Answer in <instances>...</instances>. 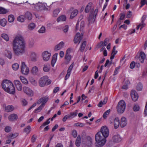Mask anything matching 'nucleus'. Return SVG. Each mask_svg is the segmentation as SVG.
Masks as SVG:
<instances>
[{"label":"nucleus","instance_id":"obj_14","mask_svg":"<svg viewBox=\"0 0 147 147\" xmlns=\"http://www.w3.org/2000/svg\"><path fill=\"white\" fill-rule=\"evenodd\" d=\"M23 90L24 93L27 94L29 96H32L33 92L32 90L29 88L27 87H24L23 88Z\"/></svg>","mask_w":147,"mask_h":147},{"label":"nucleus","instance_id":"obj_4","mask_svg":"<svg viewBox=\"0 0 147 147\" xmlns=\"http://www.w3.org/2000/svg\"><path fill=\"white\" fill-rule=\"evenodd\" d=\"M21 72L22 74L25 75L28 74L29 69L28 67L26 65L24 62H22L21 65Z\"/></svg>","mask_w":147,"mask_h":147},{"label":"nucleus","instance_id":"obj_43","mask_svg":"<svg viewBox=\"0 0 147 147\" xmlns=\"http://www.w3.org/2000/svg\"><path fill=\"white\" fill-rule=\"evenodd\" d=\"M18 136V134L16 133L14 134H9L7 137L9 138H11V139L14 138Z\"/></svg>","mask_w":147,"mask_h":147},{"label":"nucleus","instance_id":"obj_13","mask_svg":"<svg viewBox=\"0 0 147 147\" xmlns=\"http://www.w3.org/2000/svg\"><path fill=\"white\" fill-rule=\"evenodd\" d=\"M14 83L17 90L21 91L22 90V85L20 81L18 80H15Z\"/></svg>","mask_w":147,"mask_h":147},{"label":"nucleus","instance_id":"obj_59","mask_svg":"<svg viewBox=\"0 0 147 147\" xmlns=\"http://www.w3.org/2000/svg\"><path fill=\"white\" fill-rule=\"evenodd\" d=\"M11 127L9 126H6L5 128V131L6 132H9L10 131Z\"/></svg>","mask_w":147,"mask_h":147},{"label":"nucleus","instance_id":"obj_27","mask_svg":"<svg viewBox=\"0 0 147 147\" xmlns=\"http://www.w3.org/2000/svg\"><path fill=\"white\" fill-rule=\"evenodd\" d=\"M38 71V67L36 66H34L32 68L31 71L33 74L34 75L37 74Z\"/></svg>","mask_w":147,"mask_h":147},{"label":"nucleus","instance_id":"obj_12","mask_svg":"<svg viewBox=\"0 0 147 147\" xmlns=\"http://www.w3.org/2000/svg\"><path fill=\"white\" fill-rule=\"evenodd\" d=\"M51 55V53L47 51L43 52L42 54L43 60L45 61H48L50 58Z\"/></svg>","mask_w":147,"mask_h":147},{"label":"nucleus","instance_id":"obj_56","mask_svg":"<svg viewBox=\"0 0 147 147\" xmlns=\"http://www.w3.org/2000/svg\"><path fill=\"white\" fill-rule=\"evenodd\" d=\"M72 135L74 138H76L77 136V132L75 130H73L72 131Z\"/></svg>","mask_w":147,"mask_h":147},{"label":"nucleus","instance_id":"obj_22","mask_svg":"<svg viewBox=\"0 0 147 147\" xmlns=\"http://www.w3.org/2000/svg\"><path fill=\"white\" fill-rule=\"evenodd\" d=\"M114 123L115 128V129L117 128L120 124L119 120L118 118H116L115 119Z\"/></svg>","mask_w":147,"mask_h":147},{"label":"nucleus","instance_id":"obj_54","mask_svg":"<svg viewBox=\"0 0 147 147\" xmlns=\"http://www.w3.org/2000/svg\"><path fill=\"white\" fill-rule=\"evenodd\" d=\"M34 41L33 40H31L29 42V46L30 48H32L34 45Z\"/></svg>","mask_w":147,"mask_h":147},{"label":"nucleus","instance_id":"obj_21","mask_svg":"<svg viewBox=\"0 0 147 147\" xmlns=\"http://www.w3.org/2000/svg\"><path fill=\"white\" fill-rule=\"evenodd\" d=\"M57 55L58 54L56 53L53 55L52 57V59L51 61V64L52 67L54 66L56 62Z\"/></svg>","mask_w":147,"mask_h":147},{"label":"nucleus","instance_id":"obj_19","mask_svg":"<svg viewBox=\"0 0 147 147\" xmlns=\"http://www.w3.org/2000/svg\"><path fill=\"white\" fill-rule=\"evenodd\" d=\"M96 17L93 15L92 12L90 13L89 16L88 18V21L89 23H93Z\"/></svg>","mask_w":147,"mask_h":147},{"label":"nucleus","instance_id":"obj_51","mask_svg":"<svg viewBox=\"0 0 147 147\" xmlns=\"http://www.w3.org/2000/svg\"><path fill=\"white\" fill-rule=\"evenodd\" d=\"M19 65L17 63H15L12 65V67L14 70H17L19 68Z\"/></svg>","mask_w":147,"mask_h":147},{"label":"nucleus","instance_id":"obj_47","mask_svg":"<svg viewBox=\"0 0 147 147\" xmlns=\"http://www.w3.org/2000/svg\"><path fill=\"white\" fill-rule=\"evenodd\" d=\"M1 37L3 38L6 41L9 40V37L7 34H2L1 36Z\"/></svg>","mask_w":147,"mask_h":147},{"label":"nucleus","instance_id":"obj_6","mask_svg":"<svg viewBox=\"0 0 147 147\" xmlns=\"http://www.w3.org/2000/svg\"><path fill=\"white\" fill-rule=\"evenodd\" d=\"M11 83V82L8 80H5L3 81L1 85L2 88L4 91L8 88Z\"/></svg>","mask_w":147,"mask_h":147},{"label":"nucleus","instance_id":"obj_37","mask_svg":"<svg viewBox=\"0 0 147 147\" xmlns=\"http://www.w3.org/2000/svg\"><path fill=\"white\" fill-rule=\"evenodd\" d=\"M25 16L23 15H21L18 17L17 20L20 22H23L24 21Z\"/></svg>","mask_w":147,"mask_h":147},{"label":"nucleus","instance_id":"obj_40","mask_svg":"<svg viewBox=\"0 0 147 147\" xmlns=\"http://www.w3.org/2000/svg\"><path fill=\"white\" fill-rule=\"evenodd\" d=\"M6 22V20L5 19H3L0 20V24L3 26H5Z\"/></svg>","mask_w":147,"mask_h":147},{"label":"nucleus","instance_id":"obj_52","mask_svg":"<svg viewBox=\"0 0 147 147\" xmlns=\"http://www.w3.org/2000/svg\"><path fill=\"white\" fill-rule=\"evenodd\" d=\"M38 32L40 33H44L45 32V28L44 26H42L38 30Z\"/></svg>","mask_w":147,"mask_h":147},{"label":"nucleus","instance_id":"obj_46","mask_svg":"<svg viewBox=\"0 0 147 147\" xmlns=\"http://www.w3.org/2000/svg\"><path fill=\"white\" fill-rule=\"evenodd\" d=\"M60 10L59 9H57L54 10L53 11V16L55 17H56L59 12Z\"/></svg>","mask_w":147,"mask_h":147},{"label":"nucleus","instance_id":"obj_36","mask_svg":"<svg viewBox=\"0 0 147 147\" xmlns=\"http://www.w3.org/2000/svg\"><path fill=\"white\" fill-rule=\"evenodd\" d=\"M86 41H84L81 44L80 48V51L81 52H83L84 51L86 46Z\"/></svg>","mask_w":147,"mask_h":147},{"label":"nucleus","instance_id":"obj_35","mask_svg":"<svg viewBox=\"0 0 147 147\" xmlns=\"http://www.w3.org/2000/svg\"><path fill=\"white\" fill-rule=\"evenodd\" d=\"M50 119V118H49L46 121L44 122L43 124L40 126V129H41L42 128L48 125L50 123V121H49V120Z\"/></svg>","mask_w":147,"mask_h":147},{"label":"nucleus","instance_id":"obj_29","mask_svg":"<svg viewBox=\"0 0 147 147\" xmlns=\"http://www.w3.org/2000/svg\"><path fill=\"white\" fill-rule=\"evenodd\" d=\"M87 145L88 147H92V139L90 137H88V141H87Z\"/></svg>","mask_w":147,"mask_h":147},{"label":"nucleus","instance_id":"obj_5","mask_svg":"<svg viewBox=\"0 0 147 147\" xmlns=\"http://www.w3.org/2000/svg\"><path fill=\"white\" fill-rule=\"evenodd\" d=\"M48 77L47 76H44L41 78L39 81V84L40 87H43L47 85V79Z\"/></svg>","mask_w":147,"mask_h":147},{"label":"nucleus","instance_id":"obj_20","mask_svg":"<svg viewBox=\"0 0 147 147\" xmlns=\"http://www.w3.org/2000/svg\"><path fill=\"white\" fill-rule=\"evenodd\" d=\"M113 140L114 142H118L121 141V138L119 135H115L113 138Z\"/></svg>","mask_w":147,"mask_h":147},{"label":"nucleus","instance_id":"obj_34","mask_svg":"<svg viewBox=\"0 0 147 147\" xmlns=\"http://www.w3.org/2000/svg\"><path fill=\"white\" fill-rule=\"evenodd\" d=\"M8 11L1 7H0V14H5L8 12Z\"/></svg>","mask_w":147,"mask_h":147},{"label":"nucleus","instance_id":"obj_57","mask_svg":"<svg viewBox=\"0 0 147 147\" xmlns=\"http://www.w3.org/2000/svg\"><path fill=\"white\" fill-rule=\"evenodd\" d=\"M147 17V16L146 15H144L142 17V21H141V24H145L144 22L145 20H146V18Z\"/></svg>","mask_w":147,"mask_h":147},{"label":"nucleus","instance_id":"obj_1","mask_svg":"<svg viewBox=\"0 0 147 147\" xmlns=\"http://www.w3.org/2000/svg\"><path fill=\"white\" fill-rule=\"evenodd\" d=\"M109 131L107 127L103 126L102 127L100 131L95 135V146L101 147L104 146L106 142V138L109 136Z\"/></svg>","mask_w":147,"mask_h":147},{"label":"nucleus","instance_id":"obj_8","mask_svg":"<svg viewBox=\"0 0 147 147\" xmlns=\"http://www.w3.org/2000/svg\"><path fill=\"white\" fill-rule=\"evenodd\" d=\"M83 34H80V33L78 32L76 33L74 39V42L75 43H77L79 42L80 43L82 38Z\"/></svg>","mask_w":147,"mask_h":147},{"label":"nucleus","instance_id":"obj_44","mask_svg":"<svg viewBox=\"0 0 147 147\" xmlns=\"http://www.w3.org/2000/svg\"><path fill=\"white\" fill-rule=\"evenodd\" d=\"M14 19V16L12 15H9L8 17V20L10 22H11L13 21Z\"/></svg>","mask_w":147,"mask_h":147},{"label":"nucleus","instance_id":"obj_33","mask_svg":"<svg viewBox=\"0 0 147 147\" xmlns=\"http://www.w3.org/2000/svg\"><path fill=\"white\" fill-rule=\"evenodd\" d=\"M78 110H76L74 112H70V115L71 116V119H72L75 117L77 116L78 113Z\"/></svg>","mask_w":147,"mask_h":147},{"label":"nucleus","instance_id":"obj_61","mask_svg":"<svg viewBox=\"0 0 147 147\" xmlns=\"http://www.w3.org/2000/svg\"><path fill=\"white\" fill-rule=\"evenodd\" d=\"M135 66V63L134 61H132L130 63L129 67L131 69H133L134 68Z\"/></svg>","mask_w":147,"mask_h":147},{"label":"nucleus","instance_id":"obj_55","mask_svg":"<svg viewBox=\"0 0 147 147\" xmlns=\"http://www.w3.org/2000/svg\"><path fill=\"white\" fill-rule=\"evenodd\" d=\"M68 29L69 26L67 25H65L63 28V31L65 33L67 32L68 31Z\"/></svg>","mask_w":147,"mask_h":147},{"label":"nucleus","instance_id":"obj_11","mask_svg":"<svg viewBox=\"0 0 147 147\" xmlns=\"http://www.w3.org/2000/svg\"><path fill=\"white\" fill-rule=\"evenodd\" d=\"M136 58L138 60L140 61L142 63H143L146 58V55L144 52H141L140 53V56Z\"/></svg>","mask_w":147,"mask_h":147},{"label":"nucleus","instance_id":"obj_31","mask_svg":"<svg viewBox=\"0 0 147 147\" xmlns=\"http://www.w3.org/2000/svg\"><path fill=\"white\" fill-rule=\"evenodd\" d=\"M71 56L70 55L65 54V59L66 61V63H68L70 61Z\"/></svg>","mask_w":147,"mask_h":147},{"label":"nucleus","instance_id":"obj_17","mask_svg":"<svg viewBox=\"0 0 147 147\" xmlns=\"http://www.w3.org/2000/svg\"><path fill=\"white\" fill-rule=\"evenodd\" d=\"M5 106V111L7 112H10L14 110V108L12 105H8L6 106L5 105H3V107Z\"/></svg>","mask_w":147,"mask_h":147},{"label":"nucleus","instance_id":"obj_30","mask_svg":"<svg viewBox=\"0 0 147 147\" xmlns=\"http://www.w3.org/2000/svg\"><path fill=\"white\" fill-rule=\"evenodd\" d=\"M25 17L27 18L28 20H31L32 18V16L31 13L28 11L26 13L24 16Z\"/></svg>","mask_w":147,"mask_h":147},{"label":"nucleus","instance_id":"obj_9","mask_svg":"<svg viewBox=\"0 0 147 147\" xmlns=\"http://www.w3.org/2000/svg\"><path fill=\"white\" fill-rule=\"evenodd\" d=\"M49 99V97L46 96L45 97H43L40 98L37 102V104H40L42 103L41 105H43L44 107L45 104L47 101Z\"/></svg>","mask_w":147,"mask_h":147},{"label":"nucleus","instance_id":"obj_63","mask_svg":"<svg viewBox=\"0 0 147 147\" xmlns=\"http://www.w3.org/2000/svg\"><path fill=\"white\" fill-rule=\"evenodd\" d=\"M31 83L34 85L36 86L37 85V82L34 79H31L30 80Z\"/></svg>","mask_w":147,"mask_h":147},{"label":"nucleus","instance_id":"obj_58","mask_svg":"<svg viewBox=\"0 0 147 147\" xmlns=\"http://www.w3.org/2000/svg\"><path fill=\"white\" fill-rule=\"evenodd\" d=\"M120 66H119L115 68L114 71V74H113V75H116L118 73L119 70L120 68Z\"/></svg>","mask_w":147,"mask_h":147},{"label":"nucleus","instance_id":"obj_2","mask_svg":"<svg viewBox=\"0 0 147 147\" xmlns=\"http://www.w3.org/2000/svg\"><path fill=\"white\" fill-rule=\"evenodd\" d=\"M13 49L15 54L17 56L22 55L25 51V43L22 37L17 36L13 40Z\"/></svg>","mask_w":147,"mask_h":147},{"label":"nucleus","instance_id":"obj_60","mask_svg":"<svg viewBox=\"0 0 147 147\" xmlns=\"http://www.w3.org/2000/svg\"><path fill=\"white\" fill-rule=\"evenodd\" d=\"M84 26V23L83 21H82L81 22V24L80 25V30H82Z\"/></svg>","mask_w":147,"mask_h":147},{"label":"nucleus","instance_id":"obj_45","mask_svg":"<svg viewBox=\"0 0 147 147\" xmlns=\"http://www.w3.org/2000/svg\"><path fill=\"white\" fill-rule=\"evenodd\" d=\"M142 88L143 86L141 83H139L137 84L136 89L138 91H141L142 90Z\"/></svg>","mask_w":147,"mask_h":147},{"label":"nucleus","instance_id":"obj_28","mask_svg":"<svg viewBox=\"0 0 147 147\" xmlns=\"http://www.w3.org/2000/svg\"><path fill=\"white\" fill-rule=\"evenodd\" d=\"M5 56L9 59H11L12 57V54L11 51L8 50H6L5 52Z\"/></svg>","mask_w":147,"mask_h":147},{"label":"nucleus","instance_id":"obj_24","mask_svg":"<svg viewBox=\"0 0 147 147\" xmlns=\"http://www.w3.org/2000/svg\"><path fill=\"white\" fill-rule=\"evenodd\" d=\"M31 59L33 61L35 62L37 61V56L36 54L33 52L31 53Z\"/></svg>","mask_w":147,"mask_h":147},{"label":"nucleus","instance_id":"obj_3","mask_svg":"<svg viewBox=\"0 0 147 147\" xmlns=\"http://www.w3.org/2000/svg\"><path fill=\"white\" fill-rule=\"evenodd\" d=\"M126 104L123 100L120 101L118 103L116 107L117 111L119 113H123L125 109Z\"/></svg>","mask_w":147,"mask_h":147},{"label":"nucleus","instance_id":"obj_64","mask_svg":"<svg viewBox=\"0 0 147 147\" xmlns=\"http://www.w3.org/2000/svg\"><path fill=\"white\" fill-rule=\"evenodd\" d=\"M131 13L132 12L130 11H129L127 12L126 16L127 18H129L131 17L132 16Z\"/></svg>","mask_w":147,"mask_h":147},{"label":"nucleus","instance_id":"obj_53","mask_svg":"<svg viewBox=\"0 0 147 147\" xmlns=\"http://www.w3.org/2000/svg\"><path fill=\"white\" fill-rule=\"evenodd\" d=\"M110 111V110L109 109L106 111L104 113L103 115V117L105 119L107 117V115H108Z\"/></svg>","mask_w":147,"mask_h":147},{"label":"nucleus","instance_id":"obj_48","mask_svg":"<svg viewBox=\"0 0 147 147\" xmlns=\"http://www.w3.org/2000/svg\"><path fill=\"white\" fill-rule=\"evenodd\" d=\"M129 84V81H125V84L122 87V88L124 89H127L128 88V85Z\"/></svg>","mask_w":147,"mask_h":147},{"label":"nucleus","instance_id":"obj_49","mask_svg":"<svg viewBox=\"0 0 147 147\" xmlns=\"http://www.w3.org/2000/svg\"><path fill=\"white\" fill-rule=\"evenodd\" d=\"M71 119V116H70V114L67 115H65L63 118L62 121L63 122H65L66 121L67 119Z\"/></svg>","mask_w":147,"mask_h":147},{"label":"nucleus","instance_id":"obj_41","mask_svg":"<svg viewBox=\"0 0 147 147\" xmlns=\"http://www.w3.org/2000/svg\"><path fill=\"white\" fill-rule=\"evenodd\" d=\"M44 107L43 106V105H41L38 108L36 109L34 111V113H36L38 112H39L40 111L42 110V108Z\"/></svg>","mask_w":147,"mask_h":147},{"label":"nucleus","instance_id":"obj_23","mask_svg":"<svg viewBox=\"0 0 147 147\" xmlns=\"http://www.w3.org/2000/svg\"><path fill=\"white\" fill-rule=\"evenodd\" d=\"M66 20V16L64 15H62L59 17L57 19V21L58 22L61 21H64Z\"/></svg>","mask_w":147,"mask_h":147},{"label":"nucleus","instance_id":"obj_15","mask_svg":"<svg viewBox=\"0 0 147 147\" xmlns=\"http://www.w3.org/2000/svg\"><path fill=\"white\" fill-rule=\"evenodd\" d=\"M8 118L9 121H13L15 120H17L18 119V116L16 114H12L9 116Z\"/></svg>","mask_w":147,"mask_h":147},{"label":"nucleus","instance_id":"obj_32","mask_svg":"<svg viewBox=\"0 0 147 147\" xmlns=\"http://www.w3.org/2000/svg\"><path fill=\"white\" fill-rule=\"evenodd\" d=\"M78 13V11L77 9L74 10L73 12H72L70 16V18L71 19L73 18L74 17L76 16Z\"/></svg>","mask_w":147,"mask_h":147},{"label":"nucleus","instance_id":"obj_25","mask_svg":"<svg viewBox=\"0 0 147 147\" xmlns=\"http://www.w3.org/2000/svg\"><path fill=\"white\" fill-rule=\"evenodd\" d=\"M50 69V65L49 64H45L43 67V70L45 72H48Z\"/></svg>","mask_w":147,"mask_h":147},{"label":"nucleus","instance_id":"obj_62","mask_svg":"<svg viewBox=\"0 0 147 147\" xmlns=\"http://www.w3.org/2000/svg\"><path fill=\"white\" fill-rule=\"evenodd\" d=\"M109 38H106L104 42V46H106L109 42Z\"/></svg>","mask_w":147,"mask_h":147},{"label":"nucleus","instance_id":"obj_42","mask_svg":"<svg viewBox=\"0 0 147 147\" xmlns=\"http://www.w3.org/2000/svg\"><path fill=\"white\" fill-rule=\"evenodd\" d=\"M35 27V24L34 23L30 24L28 26V28L30 30H33Z\"/></svg>","mask_w":147,"mask_h":147},{"label":"nucleus","instance_id":"obj_10","mask_svg":"<svg viewBox=\"0 0 147 147\" xmlns=\"http://www.w3.org/2000/svg\"><path fill=\"white\" fill-rule=\"evenodd\" d=\"M131 96L132 100L134 101H136L138 99V95L136 91L134 90H131Z\"/></svg>","mask_w":147,"mask_h":147},{"label":"nucleus","instance_id":"obj_39","mask_svg":"<svg viewBox=\"0 0 147 147\" xmlns=\"http://www.w3.org/2000/svg\"><path fill=\"white\" fill-rule=\"evenodd\" d=\"M30 129V125H28L24 129V131L27 134H28L31 131Z\"/></svg>","mask_w":147,"mask_h":147},{"label":"nucleus","instance_id":"obj_7","mask_svg":"<svg viewBox=\"0 0 147 147\" xmlns=\"http://www.w3.org/2000/svg\"><path fill=\"white\" fill-rule=\"evenodd\" d=\"M5 91L10 94H14L15 92V90L13 84L12 83L11 84L10 86L8 87L7 89H6Z\"/></svg>","mask_w":147,"mask_h":147},{"label":"nucleus","instance_id":"obj_38","mask_svg":"<svg viewBox=\"0 0 147 147\" xmlns=\"http://www.w3.org/2000/svg\"><path fill=\"white\" fill-rule=\"evenodd\" d=\"M20 79L22 82L24 84H28V81L27 79L22 76L20 77Z\"/></svg>","mask_w":147,"mask_h":147},{"label":"nucleus","instance_id":"obj_16","mask_svg":"<svg viewBox=\"0 0 147 147\" xmlns=\"http://www.w3.org/2000/svg\"><path fill=\"white\" fill-rule=\"evenodd\" d=\"M127 122L126 118L125 117H122L121 120L120 126L121 127H123L127 124Z\"/></svg>","mask_w":147,"mask_h":147},{"label":"nucleus","instance_id":"obj_50","mask_svg":"<svg viewBox=\"0 0 147 147\" xmlns=\"http://www.w3.org/2000/svg\"><path fill=\"white\" fill-rule=\"evenodd\" d=\"M133 109L135 111H138L140 109V107L138 104L135 105L133 106Z\"/></svg>","mask_w":147,"mask_h":147},{"label":"nucleus","instance_id":"obj_26","mask_svg":"<svg viewBox=\"0 0 147 147\" xmlns=\"http://www.w3.org/2000/svg\"><path fill=\"white\" fill-rule=\"evenodd\" d=\"M92 5L91 3H89L86 5L85 9V12L86 13H88Z\"/></svg>","mask_w":147,"mask_h":147},{"label":"nucleus","instance_id":"obj_18","mask_svg":"<svg viewBox=\"0 0 147 147\" xmlns=\"http://www.w3.org/2000/svg\"><path fill=\"white\" fill-rule=\"evenodd\" d=\"M64 46V43L62 42H61L60 43L56 45L54 48V50L55 51L59 50L63 47Z\"/></svg>","mask_w":147,"mask_h":147}]
</instances>
